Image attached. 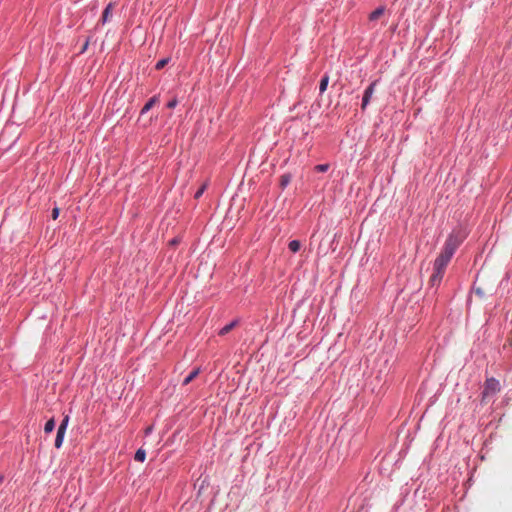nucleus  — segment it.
I'll list each match as a JSON object with an SVG mask.
<instances>
[{
	"label": "nucleus",
	"instance_id": "obj_1",
	"mask_svg": "<svg viewBox=\"0 0 512 512\" xmlns=\"http://www.w3.org/2000/svg\"><path fill=\"white\" fill-rule=\"evenodd\" d=\"M466 234L461 230H454L452 231L444 244L442 252L439 254V256L435 259L433 267L436 270H444L446 269L448 263L450 262L451 258L453 257L456 249L460 246V244L465 239Z\"/></svg>",
	"mask_w": 512,
	"mask_h": 512
},
{
	"label": "nucleus",
	"instance_id": "obj_2",
	"mask_svg": "<svg viewBox=\"0 0 512 512\" xmlns=\"http://www.w3.org/2000/svg\"><path fill=\"white\" fill-rule=\"evenodd\" d=\"M500 391V383L495 378H488L485 382V387L483 390V397H487L489 395H494Z\"/></svg>",
	"mask_w": 512,
	"mask_h": 512
},
{
	"label": "nucleus",
	"instance_id": "obj_3",
	"mask_svg": "<svg viewBox=\"0 0 512 512\" xmlns=\"http://www.w3.org/2000/svg\"><path fill=\"white\" fill-rule=\"evenodd\" d=\"M378 83V80L373 81L370 83V85L365 89L363 98H362V104L361 108L362 110H365L368 104L370 103V100L375 92L376 85Z\"/></svg>",
	"mask_w": 512,
	"mask_h": 512
},
{
	"label": "nucleus",
	"instance_id": "obj_4",
	"mask_svg": "<svg viewBox=\"0 0 512 512\" xmlns=\"http://www.w3.org/2000/svg\"><path fill=\"white\" fill-rule=\"evenodd\" d=\"M444 270H436L434 267H433V274L431 275L430 277V285L431 287H438L442 281V278H443V275H444Z\"/></svg>",
	"mask_w": 512,
	"mask_h": 512
},
{
	"label": "nucleus",
	"instance_id": "obj_5",
	"mask_svg": "<svg viewBox=\"0 0 512 512\" xmlns=\"http://www.w3.org/2000/svg\"><path fill=\"white\" fill-rule=\"evenodd\" d=\"M200 368L197 367V368H194L183 380V385L186 386L188 385L191 381H193L200 373Z\"/></svg>",
	"mask_w": 512,
	"mask_h": 512
},
{
	"label": "nucleus",
	"instance_id": "obj_6",
	"mask_svg": "<svg viewBox=\"0 0 512 512\" xmlns=\"http://www.w3.org/2000/svg\"><path fill=\"white\" fill-rule=\"evenodd\" d=\"M384 12H385L384 6H380V7L376 8L374 11H372L369 14V20L376 21L379 17H381L384 14Z\"/></svg>",
	"mask_w": 512,
	"mask_h": 512
},
{
	"label": "nucleus",
	"instance_id": "obj_7",
	"mask_svg": "<svg viewBox=\"0 0 512 512\" xmlns=\"http://www.w3.org/2000/svg\"><path fill=\"white\" fill-rule=\"evenodd\" d=\"M237 323H238L237 320L231 321L230 323H228L227 325H225L224 327H222L220 329L219 334L225 335V334L229 333L237 325Z\"/></svg>",
	"mask_w": 512,
	"mask_h": 512
},
{
	"label": "nucleus",
	"instance_id": "obj_8",
	"mask_svg": "<svg viewBox=\"0 0 512 512\" xmlns=\"http://www.w3.org/2000/svg\"><path fill=\"white\" fill-rule=\"evenodd\" d=\"M112 8H113V4L112 3H109L104 11H103V14H102V23L105 24L108 20H109V17L111 15V12H112Z\"/></svg>",
	"mask_w": 512,
	"mask_h": 512
},
{
	"label": "nucleus",
	"instance_id": "obj_9",
	"mask_svg": "<svg viewBox=\"0 0 512 512\" xmlns=\"http://www.w3.org/2000/svg\"><path fill=\"white\" fill-rule=\"evenodd\" d=\"M65 433L66 432H64L62 430H57V434H56V438H55V447L57 449H59L62 446Z\"/></svg>",
	"mask_w": 512,
	"mask_h": 512
},
{
	"label": "nucleus",
	"instance_id": "obj_10",
	"mask_svg": "<svg viewBox=\"0 0 512 512\" xmlns=\"http://www.w3.org/2000/svg\"><path fill=\"white\" fill-rule=\"evenodd\" d=\"M157 101V98L156 97H152L144 106L143 108L141 109V114H146L152 107L153 105L156 103Z\"/></svg>",
	"mask_w": 512,
	"mask_h": 512
},
{
	"label": "nucleus",
	"instance_id": "obj_11",
	"mask_svg": "<svg viewBox=\"0 0 512 512\" xmlns=\"http://www.w3.org/2000/svg\"><path fill=\"white\" fill-rule=\"evenodd\" d=\"M288 248L291 252L296 253L301 248V243L298 240H291L288 244Z\"/></svg>",
	"mask_w": 512,
	"mask_h": 512
},
{
	"label": "nucleus",
	"instance_id": "obj_12",
	"mask_svg": "<svg viewBox=\"0 0 512 512\" xmlns=\"http://www.w3.org/2000/svg\"><path fill=\"white\" fill-rule=\"evenodd\" d=\"M328 83H329V76L328 75H324L322 77L321 81H320V84H319V91H320V93H323V92L326 91Z\"/></svg>",
	"mask_w": 512,
	"mask_h": 512
},
{
	"label": "nucleus",
	"instance_id": "obj_13",
	"mask_svg": "<svg viewBox=\"0 0 512 512\" xmlns=\"http://www.w3.org/2000/svg\"><path fill=\"white\" fill-rule=\"evenodd\" d=\"M134 459L138 462H144L146 459V452L144 449L140 448L136 451Z\"/></svg>",
	"mask_w": 512,
	"mask_h": 512
},
{
	"label": "nucleus",
	"instance_id": "obj_14",
	"mask_svg": "<svg viewBox=\"0 0 512 512\" xmlns=\"http://www.w3.org/2000/svg\"><path fill=\"white\" fill-rule=\"evenodd\" d=\"M55 429V420L53 418L49 419L44 426L45 433L49 434Z\"/></svg>",
	"mask_w": 512,
	"mask_h": 512
},
{
	"label": "nucleus",
	"instance_id": "obj_15",
	"mask_svg": "<svg viewBox=\"0 0 512 512\" xmlns=\"http://www.w3.org/2000/svg\"><path fill=\"white\" fill-rule=\"evenodd\" d=\"M291 181V176L289 174H284L281 176L280 185L284 189L286 188Z\"/></svg>",
	"mask_w": 512,
	"mask_h": 512
},
{
	"label": "nucleus",
	"instance_id": "obj_16",
	"mask_svg": "<svg viewBox=\"0 0 512 512\" xmlns=\"http://www.w3.org/2000/svg\"><path fill=\"white\" fill-rule=\"evenodd\" d=\"M68 423H69V416L66 415L63 420L61 421L59 427H58V430H62L64 432H66V429L68 427Z\"/></svg>",
	"mask_w": 512,
	"mask_h": 512
},
{
	"label": "nucleus",
	"instance_id": "obj_17",
	"mask_svg": "<svg viewBox=\"0 0 512 512\" xmlns=\"http://www.w3.org/2000/svg\"><path fill=\"white\" fill-rule=\"evenodd\" d=\"M169 61H170V58H163V59L159 60V61L156 63L155 68H156L157 70H160V69L164 68V67H165V65H166Z\"/></svg>",
	"mask_w": 512,
	"mask_h": 512
},
{
	"label": "nucleus",
	"instance_id": "obj_18",
	"mask_svg": "<svg viewBox=\"0 0 512 512\" xmlns=\"http://www.w3.org/2000/svg\"><path fill=\"white\" fill-rule=\"evenodd\" d=\"M329 169V164L325 163V164H318L315 166V170L317 172H321V173H324V172H327Z\"/></svg>",
	"mask_w": 512,
	"mask_h": 512
},
{
	"label": "nucleus",
	"instance_id": "obj_19",
	"mask_svg": "<svg viewBox=\"0 0 512 512\" xmlns=\"http://www.w3.org/2000/svg\"><path fill=\"white\" fill-rule=\"evenodd\" d=\"M206 189V184L202 185L198 190L197 192L195 193V198L198 199L202 196V194L204 193Z\"/></svg>",
	"mask_w": 512,
	"mask_h": 512
},
{
	"label": "nucleus",
	"instance_id": "obj_20",
	"mask_svg": "<svg viewBox=\"0 0 512 512\" xmlns=\"http://www.w3.org/2000/svg\"><path fill=\"white\" fill-rule=\"evenodd\" d=\"M178 104V100L176 98H172L168 103H167V107L169 109H173L177 106Z\"/></svg>",
	"mask_w": 512,
	"mask_h": 512
},
{
	"label": "nucleus",
	"instance_id": "obj_21",
	"mask_svg": "<svg viewBox=\"0 0 512 512\" xmlns=\"http://www.w3.org/2000/svg\"><path fill=\"white\" fill-rule=\"evenodd\" d=\"M59 216V208L58 207H55L53 210H52V218L55 220L57 219Z\"/></svg>",
	"mask_w": 512,
	"mask_h": 512
},
{
	"label": "nucleus",
	"instance_id": "obj_22",
	"mask_svg": "<svg viewBox=\"0 0 512 512\" xmlns=\"http://www.w3.org/2000/svg\"><path fill=\"white\" fill-rule=\"evenodd\" d=\"M88 45H89V39H87V40L85 41V43H84V45H83V47H82V49H81V51H80V52H81V53H84V52L87 50Z\"/></svg>",
	"mask_w": 512,
	"mask_h": 512
},
{
	"label": "nucleus",
	"instance_id": "obj_23",
	"mask_svg": "<svg viewBox=\"0 0 512 512\" xmlns=\"http://www.w3.org/2000/svg\"><path fill=\"white\" fill-rule=\"evenodd\" d=\"M178 242H179V241H178V239H177V238H173V239L170 241L171 245H176V244H178Z\"/></svg>",
	"mask_w": 512,
	"mask_h": 512
},
{
	"label": "nucleus",
	"instance_id": "obj_24",
	"mask_svg": "<svg viewBox=\"0 0 512 512\" xmlns=\"http://www.w3.org/2000/svg\"><path fill=\"white\" fill-rule=\"evenodd\" d=\"M475 291H476V293H477L478 295H480V296H482V295H483V292L481 291V289H480V288L476 289Z\"/></svg>",
	"mask_w": 512,
	"mask_h": 512
},
{
	"label": "nucleus",
	"instance_id": "obj_25",
	"mask_svg": "<svg viewBox=\"0 0 512 512\" xmlns=\"http://www.w3.org/2000/svg\"><path fill=\"white\" fill-rule=\"evenodd\" d=\"M4 480L3 476L0 475V483Z\"/></svg>",
	"mask_w": 512,
	"mask_h": 512
}]
</instances>
